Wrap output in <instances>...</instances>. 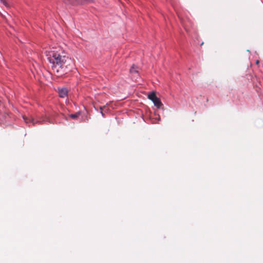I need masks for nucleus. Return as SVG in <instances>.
I'll return each mask as SVG.
<instances>
[{
    "instance_id": "2",
    "label": "nucleus",
    "mask_w": 263,
    "mask_h": 263,
    "mask_svg": "<svg viewBox=\"0 0 263 263\" xmlns=\"http://www.w3.org/2000/svg\"><path fill=\"white\" fill-rule=\"evenodd\" d=\"M23 119L24 121L27 123H32L33 125L37 123H44L45 122H48L49 123H51L50 119L47 116H45V117H41L39 120H35L34 118L32 117H28L26 116H23Z\"/></svg>"
},
{
    "instance_id": "1",
    "label": "nucleus",
    "mask_w": 263,
    "mask_h": 263,
    "mask_svg": "<svg viewBox=\"0 0 263 263\" xmlns=\"http://www.w3.org/2000/svg\"><path fill=\"white\" fill-rule=\"evenodd\" d=\"M48 60L51 64L53 72L58 76H62L70 71L73 62L70 58L63 53L51 51Z\"/></svg>"
},
{
    "instance_id": "3",
    "label": "nucleus",
    "mask_w": 263,
    "mask_h": 263,
    "mask_svg": "<svg viewBox=\"0 0 263 263\" xmlns=\"http://www.w3.org/2000/svg\"><path fill=\"white\" fill-rule=\"evenodd\" d=\"M59 97L64 98L67 96L68 90L66 88H59Z\"/></svg>"
},
{
    "instance_id": "10",
    "label": "nucleus",
    "mask_w": 263,
    "mask_h": 263,
    "mask_svg": "<svg viewBox=\"0 0 263 263\" xmlns=\"http://www.w3.org/2000/svg\"><path fill=\"white\" fill-rule=\"evenodd\" d=\"M130 72L131 73H133V72H135V73H137V70H136V69H135V68L134 66H133L131 69H130Z\"/></svg>"
},
{
    "instance_id": "4",
    "label": "nucleus",
    "mask_w": 263,
    "mask_h": 263,
    "mask_svg": "<svg viewBox=\"0 0 263 263\" xmlns=\"http://www.w3.org/2000/svg\"><path fill=\"white\" fill-rule=\"evenodd\" d=\"M153 102L154 103L155 106L158 108H160L163 105L161 100L158 98H157L156 100H153Z\"/></svg>"
},
{
    "instance_id": "8",
    "label": "nucleus",
    "mask_w": 263,
    "mask_h": 263,
    "mask_svg": "<svg viewBox=\"0 0 263 263\" xmlns=\"http://www.w3.org/2000/svg\"><path fill=\"white\" fill-rule=\"evenodd\" d=\"M79 115H80V113L77 112L74 114L70 115V117L72 119H76L77 118H78L79 117Z\"/></svg>"
},
{
    "instance_id": "7",
    "label": "nucleus",
    "mask_w": 263,
    "mask_h": 263,
    "mask_svg": "<svg viewBox=\"0 0 263 263\" xmlns=\"http://www.w3.org/2000/svg\"><path fill=\"white\" fill-rule=\"evenodd\" d=\"M95 0H77V4H84L93 2Z\"/></svg>"
},
{
    "instance_id": "9",
    "label": "nucleus",
    "mask_w": 263,
    "mask_h": 263,
    "mask_svg": "<svg viewBox=\"0 0 263 263\" xmlns=\"http://www.w3.org/2000/svg\"><path fill=\"white\" fill-rule=\"evenodd\" d=\"M0 2L4 4L6 7H9V5L6 0H0Z\"/></svg>"
},
{
    "instance_id": "5",
    "label": "nucleus",
    "mask_w": 263,
    "mask_h": 263,
    "mask_svg": "<svg viewBox=\"0 0 263 263\" xmlns=\"http://www.w3.org/2000/svg\"><path fill=\"white\" fill-rule=\"evenodd\" d=\"M66 5H77V0H62Z\"/></svg>"
},
{
    "instance_id": "11",
    "label": "nucleus",
    "mask_w": 263,
    "mask_h": 263,
    "mask_svg": "<svg viewBox=\"0 0 263 263\" xmlns=\"http://www.w3.org/2000/svg\"><path fill=\"white\" fill-rule=\"evenodd\" d=\"M105 108V106H103V107H100V110H101L100 112H101V114H102V115L103 116H104V113H103V109H104V108Z\"/></svg>"
},
{
    "instance_id": "12",
    "label": "nucleus",
    "mask_w": 263,
    "mask_h": 263,
    "mask_svg": "<svg viewBox=\"0 0 263 263\" xmlns=\"http://www.w3.org/2000/svg\"><path fill=\"white\" fill-rule=\"evenodd\" d=\"M259 61H258V60H257V61H256V64H259Z\"/></svg>"
},
{
    "instance_id": "6",
    "label": "nucleus",
    "mask_w": 263,
    "mask_h": 263,
    "mask_svg": "<svg viewBox=\"0 0 263 263\" xmlns=\"http://www.w3.org/2000/svg\"><path fill=\"white\" fill-rule=\"evenodd\" d=\"M148 98L153 101V100H156L158 97L156 96L155 92H152L148 95Z\"/></svg>"
},
{
    "instance_id": "13",
    "label": "nucleus",
    "mask_w": 263,
    "mask_h": 263,
    "mask_svg": "<svg viewBox=\"0 0 263 263\" xmlns=\"http://www.w3.org/2000/svg\"><path fill=\"white\" fill-rule=\"evenodd\" d=\"M203 43L202 42L201 44V46L203 45Z\"/></svg>"
}]
</instances>
